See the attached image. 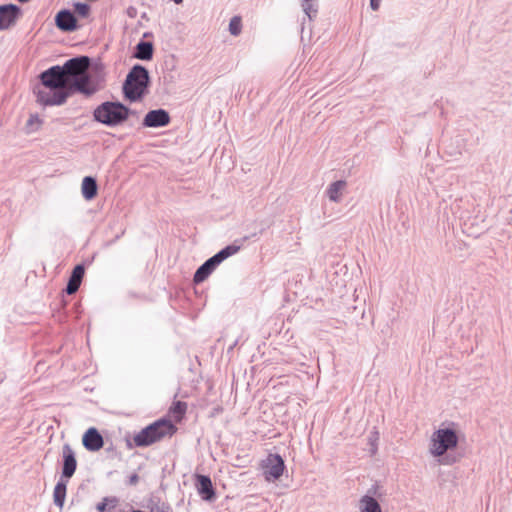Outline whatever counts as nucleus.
Instances as JSON below:
<instances>
[{
    "label": "nucleus",
    "instance_id": "nucleus-19",
    "mask_svg": "<svg viewBox=\"0 0 512 512\" xmlns=\"http://www.w3.org/2000/svg\"><path fill=\"white\" fill-rule=\"evenodd\" d=\"M83 275H84V267L82 265H77L72 271V274L70 276V279H69V282H68V285L66 288V292L68 294H70V295L74 294L78 290V288L81 284Z\"/></svg>",
    "mask_w": 512,
    "mask_h": 512
},
{
    "label": "nucleus",
    "instance_id": "nucleus-16",
    "mask_svg": "<svg viewBox=\"0 0 512 512\" xmlns=\"http://www.w3.org/2000/svg\"><path fill=\"white\" fill-rule=\"evenodd\" d=\"M358 512H382L379 502L371 495H363L357 504Z\"/></svg>",
    "mask_w": 512,
    "mask_h": 512
},
{
    "label": "nucleus",
    "instance_id": "nucleus-15",
    "mask_svg": "<svg viewBox=\"0 0 512 512\" xmlns=\"http://www.w3.org/2000/svg\"><path fill=\"white\" fill-rule=\"evenodd\" d=\"M347 182L344 180H337L331 183L327 190L326 195L331 202L339 203L346 192Z\"/></svg>",
    "mask_w": 512,
    "mask_h": 512
},
{
    "label": "nucleus",
    "instance_id": "nucleus-10",
    "mask_svg": "<svg viewBox=\"0 0 512 512\" xmlns=\"http://www.w3.org/2000/svg\"><path fill=\"white\" fill-rule=\"evenodd\" d=\"M170 122V116L167 111L163 109L149 111L144 119L143 125L149 128H157L168 125Z\"/></svg>",
    "mask_w": 512,
    "mask_h": 512
},
{
    "label": "nucleus",
    "instance_id": "nucleus-27",
    "mask_svg": "<svg viewBox=\"0 0 512 512\" xmlns=\"http://www.w3.org/2000/svg\"><path fill=\"white\" fill-rule=\"evenodd\" d=\"M380 2H381V0H370L371 9L374 11L378 10V8L380 6Z\"/></svg>",
    "mask_w": 512,
    "mask_h": 512
},
{
    "label": "nucleus",
    "instance_id": "nucleus-24",
    "mask_svg": "<svg viewBox=\"0 0 512 512\" xmlns=\"http://www.w3.org/2000/svg\"><path fill=\"white\" fill-rule=\"evenodd\" d=\"M116 506V500L113 498H104L103 501L97 504L96 509L99 512H105L107 509H113Z\"/></svg>",
    "mask_w": 512,
    "mask_h": 512
},
{
    "label": "nucleus",
    "instance_id": "nucleus-22",
    "mask_svg": "<svg viewBox=\"0 0 512 512\" xmlns=\"http://www.w3.org/2000/svg\"><path fill=\"white\" fill-rule=\"evenodd\" d=\"M66 496V484L63 482H58L57 485L54 488V502L57 506L60 508L64 505V500Z\"/></svg>",
    "mask_w": 512,
    "mask_h": 512
},
{
    "label": "nucleus",
    "instance_id": "nucleus-26",
    "mask_svg": "<svg viewBox=\"0 0 512 512\" xmlns=\"http://www.w3.org/2000/svg\"><path fill=\"white\" fill-rule=\"evenodd\" d=\"M75 9L83 17L87 16L89 13V6L85 3H76Z\"/></svg>",
    "mask_w": 512,
    "mask_h": 512
},
{
    "label": "nucleus",
    "instance_id": "nucleus-12",
    "mask_svg": "<svg viewBox=\"0 0 512 512\" xmlns=\"http://www.w3.org/2000/svg\"><path fill=\"white\" fill-rule=\"evenodd\" d=\"M55 24L62 31L71 32L77 29V19L68 10H61L57 13Z\"/></svg>",
    "mask_w": 512,
    "mask_h": 512
},
{
    "label": "nucleus",
    "instance_id": "nucleus-30",
    "mask_svg": "<svg viewBox=\"0 0 512 512\" xmlns=\"http://www.w3.org/2000/svg\"><path fill=\"white\" fill-rule=\"evenodd\" d=\"M310 1H311V0H305V2H308V3H309Z\"/></svg>",
    "mask_w": 512,
    "mask_h": 512
},
{
    "label": "nucleus",
    "instance_id": "nucleus-1",
    "mask_svg": "<svg viewBox=\"0 0 512 512\" xmlns=\"http://www.w3.org/2000/svg\"><path fill=\"white\" fill-rule=\"evenodd\" d=\"M461 436V429L457 424L442 423L429 438V454L441 465L456 463L459 459L451 453L457 449Z\"/></svg>",
    "mask_w": 512,
    "mask_h": 512
},
{
    "label": "nucleus",
    "instance_id": "nucleus-6",
    "mask_svg": "<svg viewBox=\"0 0 512 512\" xmlns=\"http://www.w3.org/2000/svg\"><path fill=\"white\" fill-rule=\"evenodd\" d=\"M240 247L236 245H229L222 249L220 252L215 254L213 257L208 259L203 265H201L195 275L194 282L201 283L203 282L210 273L214 270V268L219 265L222 261L227 259L228 257L236 254L239 251Z\"/></svg>",
    "mask_w": 512,
    "mask_h": 512
},
{
    "label": "nucleus",
    "instance_id": "nucleus-25",
    "mask_svg": "<svg viewBox=\"0 0 512 512\" xmlns=\"http://www.w3.org/2000/svg\"><path fill=\"white\" fill-rule=\"evenodd\" d=\"M229 31L235 36L241 32V19L239 17L235 16L230 20Z\"/></svg>",
    "mask_w": 512,
    "mask_h": 512
},
{
    "label": "nucleus",
    "instance_id": "nucleus-17",
    "mask_svg": "<svg viewBox=\"0 0 512 512\" xmlns=\"http://www.w3.org/2000/svg\"><path fill=\"white\" fill-rule=\"evenodd\" d=\"M63 457H64V465H63V476L70 478L76 469V459L74 454L69 447V445H65L63 448Z\"/></svg>",
    "mask_w": 512,
    "mask_h": 512
},
{
    "label": "nucleus",
    "instance_id": "nucleus-28",
    "mask_svg": "<svg viewBox=\"0 0 512 512\" xmlns=\"http://www.w3.org/2000/svg\"><path fill=\"white\" fill-rule=\"evenodd\" d=\"M303 8H304L305 13H306L309 17H311V15H310V11L312 10V5H311L310 3H308V2H305V3L303 4Z\"/></svg>",
    "mask_w": 512,
    "mask_h": 512
},
{
    "label": "nucleus",
    "instance_id": "nucleus-21",
    "mask_svg": "<svg viewBox=\"0 0 512 512\" xmlns=\"http://www.w3.org/2000/svg\"><path fill=\"white\" fill-rule=\"evenodd\" d=\"M153 54V46L150 42H140L137 45L136 57L141 60H150Z\"/></svg>",
    "mask_w": 512,
    "mask_h": 512
},
{
    "label": "nucleus",
    "instance_id": "nucleus-2",
    "mask_svg": "<svg viewBox=\"0 0 512 512\" xmlns=\"http://www.w3.org/2000/svg\"><path fill=\"white\" fill-rule=\"evenodd\" d=\"M89 64L90 59L81 56L70 59L63 66H60V68H63V74L70 87L86 95H91L96 91L86 73Z\"/></svg>",
    "mask_w": 512,
    "mask_h": 512
},
{
    "label": "nucleus",
    "instance_id": "nucleus-8",
    "mask_svg": "<svg viewBox=\"0 0 512 512\" xmlns=\"http://www.w3.org/2000/svg\"><path fill=\"white\" fill-rule=\"evenodd\" d=\"M41 83L39 85L48 88L69 91L71 88L63 74V68L53 66L40 74Z\"/></svg>",
    "mask_w": 512,
    "mask_h": 512
},
{
    "label": "nucleus",
    "instance_id": "nucleus-18",
    "mask_svg": "<svg viewBox=\"0 0 512 512\" xmlns=\"http://www.w3.org/2000/svg\"><path fill=\"white\" fill-rule=\"evenodd\" d=\"M98 186L95 178L86 176L83 178L81 183V193L84 199L90 201L97 195Z\"/></svg>",
    "mask_w": 512,
    "mask_h": 512
},
{
    "label": "nucleus",
    "instance_id": "nucleus-23",
    "mask_svg": "<svg viewBox=\"0 0 512 512\" xmlns=\"http://www.w3.org/2000/svg\"><path fill=\"white\" fill-rule=\"evenodd\" d=\"M187 409V404L181 401L175 402L170 408V414L174 418L175 421H180L185 414Z\"/></svg>",
    "mask_w": 512,
    "mask_h": 512
},
{
    "label": "nucleus",
    "instance_id": "nucleus-5",
    "mask_svg": "<svg viewBox=\"0 0 512 512\" xmlns=\"http://www.w3.org/2000/svg\"><path fill=\"white\" fill-rule=\"evenodd\" d=\"M176 432V427L171 421L161 419L149 425L134 437L137 446H148L165 436H172Z\"/></svg>",
    "mask_w": 512,
    "mask_h": 512
},
{
    "label": "nucleus",
    "instance_id": "nucleus-11",
    "mask_svg": "<svg viewBox=\"0 0 512 512\" xmlns=\"http://www.w3.org/2000/svg\"><path fill=\"white\" fill-rule=\"evenodd\" d=\"M19 8L16 5L0 6V30H7L12 27L17 19Z\"/></svg>",
    "mask_w": 512,
    "mask_h": 512
},
{
    "label": "nucleus",
    "instance_id": "nucleus-9",
    "mask_svg": "<svg viewBox=\"0 0 512 512\" xmlns=\"http://www.w3.org/2000/svg\"><path fill=\"white\" fill-rule=\"evenodd\" d=\"M261 468L265 480L268 482H274L278 480L285 469L284 460L278 454H269L262 462Z\"/></svg>",
    "mask_w": 512,
    "mask_h": 512
},
{
    "label": "nucleus",
    "instance_id": "nucleus-7",
    "mask_svg": "<svg viewBox=\"0 0 512 512\" xmlns=\"http://www.w3.org/2000/svg\"><path fill=\"white\" fill-rule=\"evenodd\" d=\"M35 93L37 101L44 106L62 105L69 96V91L41 85L35 87Z\"/></svg>",
    "mask_w": 512,
    "mask_h": 512
},
{
    "label": "nucleus",
    "instance_id": "nucleus-29",
    "mask_svg": "<svg viewBox=\"0 0 512 512\" xmlns=\"http://www.w3.org/2000/svg\"><path fill=\"white\" fill-rule=\"evenodd\" d=\"M130 481H131V483H136L137 482V476L136 475L132 476Z\"/></svg>",
    "mask_w": 512,
    "mask_h": 512
},
{
    "label": "nucleus",
    "instance_id": "nucleus-3",
    "mask_svg": "<svg viewBox=\"0 0 512 512\" xmlns=\"http://www.w3.org/2000/svg\"><path fill=\"white\" fill-rule=\"evenodd\" d=\"M148 83V71L140 65L134 66L127 75L123 85L125 97L132 102L139 100L144 95Z\"/></svg>",
    "mask_w": 512,
    "mask_h": 512
},
{
    "label": "nucleus",
    "instance_id": "nucleus-13",
    "mask_svg": "<svg viewBox=\"0 0 512 512\" xmlns=\"http://www.w3.org/2000/svg\"><path fill=\"white\" fill-rule=\"evenodd\" d=\"M83 445L90 451H97L103 447V438L95 428H89L82 439Z\"/></svg>",
    "mask_w": 512,
    "mask_h": 512
},
{
    "label": "nucleus",
    "instance_id": "nucleus-20",
    "mask_svg": "<svg viewBox=\"0 0 512 512\" xmlns=\"http://www.w3.org/2000/svg\"><path fill=\"white\" fill-rule=\"evenodd\" d=\"M42 125L43 119L38 114H31L24 126V131L28 135L34 134L42 128Z\"/></svg>",
    "mask_w": 512,
    "mask_h": 512
},
{
    "label": "nucleus",
    "instance_id": "nucleus-4",
    "mask_svg": "<svg viewBox=\"0 0 512 512\" xmlns=\"http://www.w3.org/2000/svg\"><path fill=\"white\" fill-rule=\"evenodd\" d=\"M130 110L119 102H104L93 113L96 121L107 126L121 125L128 119Z\"/></svg>",
    "mask_w": 512,
    "mask_h": 512
},
{
    "label": "nucleus",
    "instance_id": "nucleus-14",
    "mask_svg": "<svg viewBox=\"0 0 512 512\" xmlns=\"http://www.w3.org/2000/svg\"><path fill=\"white\" fill-rule=\"evenodd\" d=\"M197 490L202 498L206 501H211L215 497V491L212 486L211 479L208 476L196 475Z\"/></svg>",
    "mask_w": 512,
    "mask_h": 512
}]
</instances>
